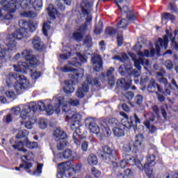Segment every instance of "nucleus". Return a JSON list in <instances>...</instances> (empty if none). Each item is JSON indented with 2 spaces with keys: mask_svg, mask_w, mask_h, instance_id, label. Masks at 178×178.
<instances>
[{
  "mask_svg": "<svg viewBox=\"0 0 178 178\" xmlns=\"http://www.w3.org/2000/svg\"><path fill=\"white\" fill-rule=\"evenodd\" d=\"M81 170V164H76L72 165V171L74 173H79Z\"/></svg>",
  "mask_w": 178,
  "mask_h": 178,
  "instance_id": "57",
  "label": "nucleus"
},
{
  "mask_svg": "<svg viewBox=\"0 0 178 178\" xmlns=\"http://www.w3.org/2000/svg\"><path fill=\"white\" fill-rule=\"evenodd\" d=\"M66 118L67 119H72L73 122H75L76 123H80V122H81V119L83 118L80 113H73L66 115Z\"/></svg>",
  "mask_w": 178,
  "mask_h": 178,
  "instance_id": "27",
  "label": "nucleus"
},
{
  "mask_svg": "<svg viewBox=\"0 0 178 178\" xmlns=\"http://www.w3.org/2000/svg\"><path fill=\"white\" fill-rule=\"evenodd\" d=\"M6 83L9 88L13 87L14 84L17 94H20L23 90H26L30 87V82L24 75H20L19 73H10L6 79Z\"/></svg>",
  "mask_w": 178,
  "mask_h": 178,
  "instance_id": "4",
  "label": "nucleus"
},
{
  "mask_svg": "<svg viewBox=\"0 0 178 178\" xmlns=\"http://www.w3.org/2000/svg\"><path fill=\"white\" fill-rule=\"evenodd\" d=\"M28 1V3L24 1L21 3H17L16 0H0V3L3 6V10H8L10 13H13L19 6L24 8H29L31 1L30 0Z\"/></svg>",
  "mask_w": 178,
  "mask_h": 178,
  "instance_id": "9",
  "label": "nucleus"
},
{
  "mask_svg": "<svg viewBox=\"0 0 178 178\" xmlns=\"http://www.w3.org/2000/svg\"><path fill=\"white\" fill-rule=\"evenodd\" d=\"M72 168V163L70 161H65L58 164V169L62 172H66V170H69Z\"/></svg>",
  "mask_w": 178,
  "mask_h": 178,
  "instance_id": "31",
  "label": "nucleus"
},
{
  "mask_svg": "<svg viewBox=\"0 0 178 178\" xmlns=\"http://www.w3.org/2000/svg\"><path fill=\"white\" fill-rule=\"evenodd\" d=\"M113 133L116 137H124V128H123V125L119 124V126L113 128Z\"/></svg>",
  "mask_w": 178,
  "mask_h": 178,
  "instance_id": "26",
  "label": "nucleus"
},
{
  "mask_svg": "<svg viewBox=\"0 0 178 178\" xmlns=\"http://www.w3.org/2000/svg\"><path fill=\"white\" fill-rule=\"evenodd\" d=\"M22 58H24L25 63L19 62L18 63H22L27 67H35L37 66V58L33 55V51L30 49H25L21 54Z\"/></svg>",
  "mask_w": 178,
  "mask_h": 178,
  "instance_id": "13",
  "label": "nucleus"
},
{
  "mask_svg": "<svg viewBox=\"0 0 178 178\" xmlns=\"http://www.w3.org/2000/svg\"><path fill=\"white\" fill-rule=\"evenodd\" d=\"M24 168V170H26L28 173L31 172V168H33V164L31 163L25 162L24 164H21L19 168H16L15 170H20V168Z\"/></svg>",
  "mask_w": 178,
  "mask_h": 178,
  "instance_id": "32",
  "label": "nucleus"
},
{
  "mask_svg": "<svg viewBox=\"0 0 178 178\" xmlns=\"http://www.w3.org/2000/svg\"><path fill=\"white\" fill-rule=\"evenodd\" d=\"M113 73H115V68L111 67L106 74V76L109 77L108 79H113Z\"/></svg>",
  "mask_w": 178,
  "mask_h": 178,
  "instance_id": "59",
  "label": "nucleus"
},
{
  "mask_svg": "<svg viewBox=\"0 0 178 178\" xmlns=\"http://www.w3.org/2000/svg\"><path fill=\"white\" fill-rule=\"evenodd\" d=\"M54 136L58 141L57 143V149L58 151H62V149L66 148L69 145V143L66 141V138H67V134L60 128H57L54 131Z\"/></svg>",
  "mask_w": 178,
  "mask_h": 178,
  "instance_id": "11",
  "label": "nucleus"
},
{
  "mask_svg": "<svg viewBox=\"0 0 178 178\" xmlns=\"http://www.w3.org/2000/svg\"><path fill=\"white\" fill-rule=\"evenodd\" d=\"M62 2H64L65 5L70 6V5L72 3V0H56V5L58 7V9L63 12V10H65V6L62 4Z\"/></svg>",
  "mask_w": 178,
  "mask_h": 178,
  "instance_id": "30",
  "label": "nucleus"
},
{
  "mask_svg": "<svg viewBox=\"0 0 178 178\" xmlns=\"http://www.w3.org/2000/svg\"><path fill=\"white\" fill-rule=\"evenodd\" d=\"M156 88L159 92H162V88H161V86L156 83V82H155V80L151 79L147 86V91L149 92H155Z\"/></svg>",
  "mask_w": 178,
  "mask_h": 178,
  "instance_id": "22",
  "label": "nucleus"
},
{
  "mask_svg": "<svg viewBox=\"0 0 178 178\" xmlns=\"http://www.w3.org/2000/svg\"><path fill=\"white\" fill-rule=\"evenodd\" d=\"M154 166H155V156L149 154L146 157V163L143 167V170H145L149 178H155L152 173V168H154Z\"/></svg>",
  "mask_w": 178,
  "mask_h": 178,
  "instance_id": "15",
  "label": "nucleus"
},
{
  "mask_svg": "<svg viewBox=\"0 0 178 178\" xmlns=\"http://www.w3.org/2000/svg\"><path fill=\"white\" fill-rule=\"evenodd\" d=\"M47 124L48 123L47 122V120L44 118L39 119L38 125L40 129H47Z\"/></svg>",
  "mask_w": 178,
  "mask_h": 178,
  "instance_id": "53",
  "label": "nucleus"
},
{
  "mask_svg": "<svg viewBox=\"0 0 178 178\" xmlns=\"http://www.w3.org/2000/svg\"><path fill=\"white\" fill-rule=\"evenodd\" d=\"M24 145L26 146V145L24 144V142L15 141V144L13 145V148H14L15 149H18L19 151H21L22 152L25 154V152H27V150L24 148Z\"/></svg>",
  "mask_w": 178,
  "mask_h": 178,
  "instance_id": "29",
  "label": "nucleus"
},
{
  "mask_svg": "<svg viewBox=\"0 0 178 178\" xmlns=\"http://www.w3.org/2000/svg\"><path fill=\"white\" fill-rule=\"evenodd\" d=\"M6 95L7 98H9L10 99H15L16 97V94H15V92L9 90L6 92Z\"/></svg>",
  "mask_w": 178,
  "mask_h": 178,
  "instance_id": "56",
  "label": "nucleus"
},
{
  "mask_svg": "<svg viewBox=\"0 0 178 178\" xmlns=\"http://www.w3.org/2000/svg\"><path fill=\"white\" fill-rule=\"evenodd\" d=\"M48 10L49 16L54 20L55 19V15H58V11L54 8V5L49 4V7L47 8Z\"/></svg>",
  "mask_w": 178,
  "mask_h": 178,
  "instance_id": "33",
  "label": "nucleus"
},
{
  "mask_svg": "<svg viewBox=\"0 0 178 178\" xmlns=\"http://www.w3.org/2000/svg\"><path fill=\"white\" fill-rule=\"evenodd\" d=\"M9 47L8 44H0V60H3L8 55Z\"/></svg>",
  "mask_w": 178,
  "mask_h": 178,
  "instance_id": "25",
  "label": "nucleus"
},
{
  "mask_svg": "<svg viewBox=\"0 0 178 178\" xmlns=\"http://www.w3.org/2000/svg\"><path fill=\"white\" fill-rule=\"evenodd\" d=\"M81 149L82 151H87L88 149V143L86 140L81 143Z\"/></svg>",
  "mask_w": 178,
  "mask_h": 178,
  "instance_id": "63",
  "label": "nucleus"
},
{
  "mask_svg": "<svg viewBox=\"0 0 178 178\" xmlns=\"http://www.w3.org/2000/svg\"><path fill=\"white\" fill-rule=\"evenodd\" d=\"M63 90L65 92V94H72V92H74V87H73V81H66L65 83V86L63 87Z\"/></svg>",
  "mask_w": 178,
  "mask_h": 178,
  "instance_id": "24",
  "label": "nucleus"
},
{
  "mask_svg": "<svg viewBox=\"0 0 178 178\" xmlns=\"http://www.w3.org/2000/svg\"><path fill=\"white\" fill-rule=\"evenodd\" d=\"M143 141H144L143 135H137L135 138L134 146L138 149V148H140Z\"/></svg>",
  "mask_w": 178,
  "mask_h": 178,
  "instance_id": "34",
  "label": "nucleus"
},
{
  "mask_svg": "<svg viewBox=\"0 0 178 178\" xmlns=\"http://www.w3.org/2000/svg\"><path fill=\"white\" fill-rule=\"evenodd\" d=\"M108 124H106L107 127H118L119 126V124H120V123L119 122V121L115 119V118H111L110 120H108Z\"/></svg>",
  "mask_w": 178,
  "mask_h": 178,
  "instance_id": "45",
  "label": "nucleus"
},
{
  "mask_svg": "<svg viewBox=\"0 0 178 178\" xmlns=\"http://www.w3.org/2000/svg\"><path fill=\"white\" fill-rule=\"evenodd\" d=\"M3 120L6 122V123H10V122L13 120V114H12V113L8 114L4 117Z\"/></svg>",
  "mask_w": 178,
  "mask_h": 178,
  "instance_id": "55",
  "label": "nucleus"
},
{
  "mask_svg": "<svg viewBox=\"0 0 178 178\" xmlns=\"http://www.w3.org/2000/svg\"><path fill=\"white\" fill-rule=\"evenodd\" d=\"M42 170V164H38L36 168V170L34 171V176H40L41 175Z\"/></svg>",
  "mask_w": 178,
  "mask_h": 178,
  "instance_id": "54",
  "label": "nucleus"
},
{
  "mask_svg": "<svg viewBox=\"0 0 178 178\" xmlns=\"http://www.w3.org/2000/svg\"><path fill=\"white\" fill-rule=\"evenodd\" d=\"M173 35L166 31V35L163 37V38H159L157 42L156 43V52H159L161 51V48H164L167 49L168 44H169V40H173Z\"/></svg>",
  "mask_w": 178,
  "mask_h": 178,
  "instance_id": "16",
  "label": "nucleus"
},
{
  "mask_svg": "<svg viewBox=\"0 0 178 178\" xmlns=\"http://www.w3.org/2000/svg\"><path fill=\"white\" fill-rule=\"evenodd\" d=\"M132 66L129 63V65H122L119 68V72L120 73L121 76H124L125 73H131Z\"/></svg>",
  "mask_w": 178,
  "mask_h": 178,
  "instance_id": "28",
  "label": "nucleus"
},
{
  "mask_svg": "<svg viewBox=\"0 0 178 178\" xmlns=\"http://www.w3.org/2000/svg\"><path fill=\"white\" fill-rule=\"evenodd\" d=\"M84 45L87 47L88 48H90V47H92V38H91V36L90 35H88L83 41Z\"/></svg>",
  "mask_w": 178,
  "mask_h": 178,
  "instance_id": "49",
  "label": "nucleus"
},
{
  "mask_svg": "<svg viewBox=\"0 0 178 178\" xmlns=\"http://www.w3.org/2000/svg\"><path fill=\"white\" fill-rule=\"evenodd\" d=\"M99 156L106 163H109L110 165L112 163L114 168H118V163L115 162L116 161V150L108 146H104Z\"/></svg>",
  "mask_w": 178,
  "mask_h": 178,
  "instance_id": "7",
  "label": "nucleus"
},
{
  "mask_svg": "<svg viewBox=\"0 0 178 178\" xmlns=\"http://www.w3.org/2000/svg\"><path fill=\"white\" fill-rule=\"evenodd\" d=\"M165 66L168 70H172L173 69V63L171 60H167L165 62Z\"/></svg>",
  "mask_w": 178,
  "mask_h": 178,
  "instance_id": "62",
  "label": "nucleus"
},
{
  "mask_svg": "<svg viewBox=\"0 0 178 178\" xmlns=\"http://www.w3.org/2000/svg\"><path fill=\"white\" fill-rule=\"evenodd\" d=\"M60 155L64 158V159H70V161H76V159L81 158L80 154L73 152L70 149H65L64 152L60 153Z\"/></svg>",
  "mask_w": 178,
  "mask_h": 178,
  "instance_id": "19",
  "label": "nucleus"
},
{
  "mask_svg": "<svg viewBox=\"0 0 178 178\" xmlns=\"http://www.w3.org/2000/svg\"><path fill=\"white\" fill-rule=\"evenodd\" d=\"M138 58L136 56H132V59L134 62V66L136 67L137 70H133V68L131 69V73H129V74H132L134 77H139L140 70H141V65L144 66V65H146V66H148L149 65V61L148 60H145L144 57L149 58V56H154L155 55V49H152L149 51V50L146 49L143 51H139L138 53Z\"/></svg>",
  "mask_w": 178,
  "mask_h": 178,
  "instance_id": "5",
  "label": "nucleus"
},
{
  "mask_svg": "<svg viewBox=\"0 0 178 178\" xmlns=\"http://www.w3.org/2000/svg\"><path fill=\"white\" fill-rule=\"evenodd\" d=\"M85 124L86 127H88L89 131L96 134L97 137H99L100 140H104L105 137H109L112 134V131H111L106 123H102L99 127L95 122V120L92 118H86L85 120Z\"/></svg>",
  "mask_w": 178,
  "mask_h": 178,
  "instance_id": "3",
  "label": "nucleus"
},
{
  "mask_svg": "<svg viewBox=\"0 0 178 178\" xmlns=\"http://www.w3.org/2000/svg\"><path fill=\"white\" fill-rule=\"evenodd\" d=\"M106 34L108 35H111V37H113L117 33L116 29H113V27H108L105 31Z\"/></svg>",
  "mask_w": 178,
  "mask_h": 178,
  "instance_id": "52",
  "label": "nucleus"
},
{
  "mask_svg": "<svg viewBox=\"0 0 178 178\" xmlns=\"http://www.w3.org/2000/svg\"><path fill=\"white\" fill-rule=\"evenodd\" d=\"M144 124L147 127V129H148L149 133H152V134H154V133L156 131V127L154 125L151 126L149 121L146 120Z\"/></svg>",
  "mask_w": 178,
  "mask_h": 178,
  "instance_id": "47",
  "label": "nucleus"
},
{
  "mask_svg": "<svg viewBox=\"0 0 178 178\" xmlns=\"http://www.w3.org/2000/svg\"><path fill=\"white\" fill-rule=\"evenodd\" d=\"M117 42L119 47H122V45H123V35H122V34L118 33Z\"/></svg>",
  "mask_w": 178,
  "mask_h": 178,
  "instance_id": "60",
  "label": "nucleus"
},
{
  "mask_svg": "<svg viewBox=\"0 0 178 178\" xmlns=\"http://www.w3.org/2000/svg\"><path fill=\"white\" fill-rule=\"evenodd\" d=\"M49 24H51L50 22H44L43 24L42 33L46 37L48 36V33L51 30V26H49Z\"/></svg>",
  "mask_w": 178,
  "mask_h": 178,
  "instance_id": "46",
  "label": "nucleus"
},
{
  "mask_svg": "<svg viewBox=\"0 0 178 178\" xmlns=\"http://www.w3.org/2000/svg\"><path fill=\"white\" fill-rule=\"evenodd\" d=\"M78 2L81 3L82 13L85 15H90V12L92 10V3L88 0H78Z\"/></svg>",
  "mask_w": 178,
  "mask_h": 178,
  "instance_id": "21",
  "label": "nucleus"
},
{
  "mask_svg": "<svg viewBox=\"0 0 178 178\" xmlns=\"http://www.w3.org/2000/svg\"><path fill=\"white\" fill-rule=\"evenodd\" d=\"M13 67L14 70L17 72V73H24V74L29 73L33 80H37V79L41 76L40 72L34 71V70H33V68L35 67H27L25 65H23V63H19L17 65H14Z\"/></svg>",
  "mask_w": 178,
  "mask_h": 178,
  "instance_id": "12",
  "label": "nucleus"
},
{
  "mask_svg": "<svg viewBox=\"0 0 178 178\" xmlns=\"http://www.w3.org/2000/svg\"><path fill=\"white\" fill-rule=\"evenodd\" d=\"M123 95H124L125 98H127V99H128V101H131V99H133V98L134 97V94H133V92H128L126 94L122 93Z\"/></svg>",
  "mask_w": 178,
  "mask_h": 178,
  "instance_id": "61",
  "label": "nucleus"
},
{
  "mask_svg": "<svg viewBox=\"0 0 178 178\" xmlns=\"http://www.w3.org/2000/svg\"><path fill=\"white\" fill-rule=\"evenodd\" d=\"M164 178H178V173L169 174L168 172L164 175Z\"/></svg>",
  "mask_w": 178,
  "mask_h": 178,
  "instance_id": "64",
  "label": "nucleus"
},
{
  "mask_svg": "<svg viewBox=\"0 0 178 178\" xmlns=\"http://www.w3.org/2000/svg\"><path fill=\"white\" fill-rule=\"evenodd\" d=\"M25 147L29 149H35L38 147V143L36 142H31L29 139L24 140Z\"/></svg>",
  "mask_w": 178,
  "mask_h": 178,
  "instance_id": "35",
  "label": "nucleus"
},
{
  "mask_svg": "<svg viewBox=\"0 0 178 178\" xmlns=\"http://www.w3.org/2000/svg\"><path fill=\"white\" fill-rule=\"evenodd\" d=\"M81 30H83V29L80 28L79 31L73 33L72 38L73 40H75V41L79 42L83 40V33L80 31Z\"/></svg>",
  "mask_w": 178,
  "mask_h": 178,
  "instance_id": "40",
  "label": "nucleus"
},
{
  "mask_svg": "<svg viewBox=\"0 0 178 178\" xmlns=\"http://www.w3.org/2000/svg\"><path fill=\"white\" fill-rule=\"evenodd\" d=\"M90 172L95 178H101V176L102 175V172L99 171L98 169L95 168V167H93L90 169Z\"/></svg>",
  "mask_w": 178,
  "mask_h": 178,
  "instance_id": "48",
  "label": "nucleus"
},
{
  "mask_svg": "<svg viewBox=\"0 0 178 178\" xmlns=\"http://www.w3.org/2000/svg\"><path fill=\"white\" fill-rule=\"evenodd\" d=\"M115 3L118 6L122 13H127V18L129 22H133L136 19V15L133 14L127 6H123L124 1L123 0H115Z\"/></svg>",
  "mask_w": 178,
  "mask_h": 178,
  "instance_id": "17",
  "label": "nucleus"
},
{
  "mask_svg": "<svg viewBox=\"0 0 178 178\" xmlns=\"http://www.w3.org/2000/svg\"><path fill=\"white\" fill-rule=\"evenodd\" d=\"M19 26L21 28L19 30L15 31L13 34L8 35L7 36L6 41L8 44H4L8 45V51L16 50V41L15 40H24V38H29V33H34L37 30V23L33 22H28L26 20L21 19L19 21Z\"/></svg>",
  "mask_w": 178,
  "mask_h": 178,
  "instance_id": "1",
  "label": "nucleus"
},
{
  "mask_svg": "<svg viewBox=\"0 0 178 178\" xmlns=\"http://www.w3.org/2000/svg\"><path fill=\"white\" fill-rule=\"evenodd\" d=\"M127 26H129V21L125 19H121L117 24L118 29H124L125 27H127Z\"/></svg>",
  "mask_w": 178,
  "mask_h": 178,
  "instance_id": "51",
  "label": "nucleus"
},
{
  "mask_svg": "<svg viewBox=\"0 0 178 178\" xmlns=\"http://www.w3.org/2000/svg\"><path fill=\"white\" fill-rule=\"evenodd\" d=\"M125 83L126 81L124 80V79H119L117 81L118 86H119L120 87H123L124 90H129V88H130V86H131V83Z\"/></svg>",
  "mask_w": 178,
  "mask_h": 178,
  "instance_id": "41",
  "label": "nucleus"
},
{
  "mask_svg": "<svg viewBox=\"0 0 178 178\" xmlns=\"http://www.w3.org/2000/svg\"><path fill=\"white\" fill-rule=\"evenodd\" d=\"M40 103H35V102H31L29 104V106L27 105H23L21 104V115L20 118H22L24 120H26L27 119H30V118H31V116H34L33 115V113L36 111H42L41 110V108H40V106L38 105V104Z\"/></svg>",
  "mask_w": 178,
  "mask_h": 178,
  "instance_id": "10",
  "label": "nucleus"
},
{
  "mask_svg": "<svg viewBox=\"0 0 178 178\" xmlns=\"http://www.w3.org/2000/svg\"><path fill=\"white\" fill-rule=\"evenodd\" d=\"M71 66H74L75 67H79L81 66V63L79 62L77 58H74L72 60L68 62V65H65L63 67L60 68L61 72L63 73H69L71 72V79L74 80V81H79V79H83V76H84V70L83 69H79L78 70L72 68Z\"/></svg>",
  "mask_w": 178,
  "mask_h": 178,
  "instance_id": "6",
  "label": "nucleus"
},
{
  "mask_svg": "<svg viewBox=\"0 0 178 178\" xmlns=\"http://www.w3.org/2000/svg\"><path fill=\"white\" fill-rule=\"evenodd\" d=\"M10 112L12 113V115H13L14 116H19V115H21L22 113V104L16 106V107H13L10 109Z\"/></svg>",
  "mask_w": 178,
  "mask_h": 178,
  "instance_id": "42",
  "label": "nucleus"
},
{
  "mask_svg": "<svg viewBox=\"0 0 178 178\" xmlns=\"http://www.w3.org/2000/svg\"><path fill=\"white\" fill-rule=\"evenodd\" d=\"M21 16H22V17H28V18L37 17V13L31 10L24 11L21 13Z\"/></svg>",
  "mask_w": 178,
  "mask_h": 178,
  "instance_id": "39",
  "label": "nucleus"
},
{
  "mask_svg": "<svg viewBox=\"0 0 178 178\" xmlns=\"http://www.w3.org/2000/svg\"><path fill=\"white\" fill-rule=\"evenodd\" d=\"M68 104H70V105H72V106H79V105H80V102L79 101V99H71L68 102Z\"/></svg>",
  "mask_w": 178,
  "mask_h": 178,
  "instance_id": "58",
  "label": "nucleus"
},
{
  "mask_svg": "<svg viewBox=\"0 0 178 178\" xmlns=\"http://www.w3.org/2000/svg\"><path fill=\"white\" fill-rule=\"evenodd\" d=\"M120 116H122L124 118L121 120L120 125L123 126L124 129H131L133 126V120H135L136 124H140V118L137 117V115L134 114V118L131 117L128 118L127 114L124 112H120Z\"/></svg>",
  "mask_w": 178,
  "mask_h": 178,
  "instance_id": "14",
  "label": "nucleus"
},
{
  "mask_svg": "<svg viewBox=\"0 0 178 178\" xmlns=\"http://www.w3.org/2000/svg\"><path fill=\"white\" fill-rule=\"evenodd\" d=\"M49 100H45L44 102H40L38 106L41 111H46L49 115H52L54 112L59 113L60 112V108L63 112L67 113L66 115H70L72 111H70V104L69 102L65 99L63 96H56L53 98L52 104L55 106L49 104Z\"/></svg>",
  "mask_w": 178,
  "mask_h": 178,
  "instance_id": "2",
  "label": "nucleus"
},
{
  "mask_svg": "<svg viewBox=\"0 0 178 178\" xmlns=\"http://www.w3.org/2000/svg\"><path fill=\"white\" fill-rule=\"evenodd\" d=\"M90 86L99 87V81H98L97 78L92 79L91 76H88L82 86L78 88L76 92V97H77V98H84V96L90 90Z\"/></svg>",
  "mask_w": 178,
  "mask_h": 178,
  "instance_id": "8",
  "label": "nucleus"
},
{
  "mask_svg": "<svg viewBox=\"0 0 178 178\" xmlns=\"http://www.w3.org/2000/svg\"><path fill=\"white\" fill-rule=\"evenodd\" d=\"M92 63L95 72H101L103 67L102 58L101 56L95 54L92 57Z\"/></svg>",
  "mask_w": 178,
  "mask_h": 178,
  "instance_id": "20",
  "label": "nucleus"
},
{
  "mask_svg": "<svg viewBox=\"0 0 178 178\" xmlns=\"http://www.w3.org/2000/svg\"><path fill=\"white\" fill-rule=\"evenodd\" d=\"M23 162L26 163V161H34V154L31 152H28L27 154L22 156Z\"/></svg>",
  "mask_w": 178,
  "mask_h": 178,
  "instance_id": "44",
  "label": "nucleus"
},
{
  "mask_svg": "<svg viewBox=\"0 0 178 178\" xmlns=\"http://www.w3.org/2000/svg\"><path fill=\"white\" fill-rule=\"evenodd\" d=\"M113 59L114 60H120V62L124 63L129 60V57L127 56V54L123 53L121 57L120 56H115Z\"/></svg>",
  "mask_w": 178,
  "mask_h": 178,
  "instance_id": "43",
  "label": "nucleus"
},
{
  "mask_svg": "<svg viewBox=\"0 0 178 178\" xmlns=\"http://www.w3.org/2000/svg\"><path fill=\"white\" fill-rule=\"evenodd\" d=\"M124 160L127 163H129V165H131V166H137L139 170H144V166H143V164H141V162H140L139 159H134L133 156L130 154H126L124 156Z\"/></svg>",
  "mask_w": 178,
  "mask_h": 178,
  "instance_id": "18",
  "label": "nucleus"
},
{
  "mask_svg": "<svg viewBox=\"0 0 178 178\" xmlns=\"http://www.w3.org/2000/svg\"><path fill=\"white\" fill-rule=\"evenodd\" d=\"M88 163L91 166H95L98 163V159H97V156L95 154H90L88 157Z\"/></svg>",
  "mask_w": 178,
  "mask_h": 178,
  "instance_id": "37",
  "label": "nucleus"
},
{
  "mask_svg": "<svg viewBox=\"0 0 178 178\" xmlns=\"http://www.w3.org/2000/svg\"><path fill=\"white\" fill-rule=\"evenodd\" d=\"M35 122L36 120L35 118H34V116H31V118H28V121L25 122L26 129H33V124L35 123Z\"/></svg>",
  "mask_w": 178,
  "mask_h": 178,
  "instance_id": "38",
  "label": "nucleus"
},
{
  "mask_svg": "<svg viewBox=\"0 0 178 178\" xmlns=\"http://www.w3.org/2000/svg\"><path fill=\"white\" fill-rule=\"evenodd\" d=\"M176 19V17L169 13H165L161 16V23H163L164 20H170V22H173Z\"/></svg>",
  "mask_w": 178,
  "mask_h": 178,
  "instance_id": "36",
  "label": "nucleus"
},
{
  "mask_svg": "<svg viewBox=\"0 0 178 178\" xmlns=\"http://www.w3.org/2000/svg\"><path fill=\"white\" fill-rule=\"evenodd\" d=\"M32 44L33 45V48H35V49H38V51H42V49H44V45L42 44V42H41V38L38 36L33 38Z\"/></svg>",
  "mask_w": 178,
  "mask_h": 178,
  "instance_id": "23",
  "label": "nucleus"
},
{
  "mask_svg": "<svg viewBox=\"0 0 178 178\" xmlns=\"http://www.w3.org/2000/svg\"><path fill=\"white\" fill-rule=\"evenodd\" d=\"M29 136V131L22 129L19 130L16 135V138H23L24 137H27Z\"/></svg>",
  "mask_w": 178,
  "mask_h": 178,
  "instance_id": "50",
  "label": "nucleus"
}]
</instances>
